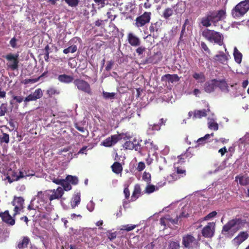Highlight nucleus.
I'll use <instances>...</instances> for the list:
<instances>
[{
	"mask_svg": "<svg viewBox=\"0 0 249 249\" xmlns=\"http://www.w3.org/2000/svg\"><path fill=\"white\" fill-rule=\"evenodd\" d=\"M5 58L8 61L6 63L7 69L11 71L17 70L18 68V54H13L9 53L4 56Z\"/></svg>",
	"mask_w": 249,
	"mask_h": 249,
	"instance_id": "obj_6",
	"label": "nucleus"
},
{
	"mask_svg": "<svg viewBox=\"0 0 249 249\" xmlns=\"http://www.w3.org/2000/svg\"><path fill=\"white\" fill-rule=\"evenodd\" d=\"M39 79H40V77H38L37 78H33V79H25L22 81V83L25 84V85L29 84V83H35L38 81Z\"/></svg>",
	"mask_w": 249,
	"mask_h": 249,
	"instance_id": "obj_50",
	"label": "nucleus"
},
{
	"mask_svg": "<svg viewBox=\"0 0 249 249\" xmlns=\"http://www.w3.org/2000/svg\"><path fill=\"white\" fill-rule=\"evenodd\" d=\"M161 22L160 21H157L155 23H151L149 26L150 36H154V33H158L161 29Z\"/></svg>",
	"mask_w": 249,
	"mask_h": 249,
	"instance_id": "obj_17",
	"label": "nucleus"
},
{
	"mask_svg": "<svg viewBox=\"0 0 249 249\" xmlns=\"http://www.w3.org/2000/svg\"><path fill=\"white\" fill-rule=\"evenodd\" d=\"M245 220L235 217L229 220L223 226L222 233L228 238H231L234 234L242 228L245 224Z\"/></svg>",
	"mask_w": 249,
	"mask_h": 249,
	"instance_id": "obj_2",
	"label": "nucleus"
},
{
	"mask_svg": "<svg viewBox=\"0 0 249 249\" xmlns=\"http://www.w3.org/2000/svg\"><path fill=\"white\" fill-rule=\"evenodd\" d=\"M14 100H16V102L18 103H20L22 101H24L23 97L20 96H15L13 95L12 96Z\"/></svg>",
	"mask_w": 249,
	"mask_h": 249,
	"instance_id": "obj_62",
	"label": "nucleus"
},
{
	"mask_svg": "<svg viewBox=\"0 0 249 249\" xmlns=\"http://www.w3.org/2000/svg\"><path fill=\"white\" fill-rule=\"evenodd\" d=\"M64 0L69 6H70L71 7L76 6L79 2V0Z\"/></svg>",
	"mask_w": 249,
	"mask_h": 249,
	"instance_id": "obj_51",
	"label": "nucleus"
},
{
	"mask_svg": "<svg viewBox=\"0 0 249 249\" xmlns=\"http://www.w3.org/2000/svg\"><path fill=\"white\" fill-rule=\"evenodd\" d=\"M116 94V93L115 92H107L106 91H103V96L106 99H112L114 98Z\"/></svg>",
	"mask_w": 249,
	"mask_h": 249,
	"instance_id": "obj_45",
	"label": "nucleus"
},
{
	"mask_svg": "<svg viewBox=\"0 0 249 249\" xmlns=\"http://www.w3.org/2000/svg\"><path fill=\"white\" fill-rule=\"evenodd\" d=\"M219 53L214 56V59L223 64H226L228 60V56L223 52H220Z\"/></svg>",
	"mask_w": 249,
	"mask_h": 249,
	"instance_id": "obj_26",
	"label": "nucleus"
},
{
	"mask_svg": "<svg viewBox=\"0 0 249 249\" xmlns=\"http://www.w3.org/2000/svg\"><path fill=\"white\" fill-rule=\"evenodd\" d=\"M145 51V48L142 46H141L138 47L136 50V53L138 54V55H140L142 54Z\"/></svg>",
	"mask_w": 249,
	"mask_h": 249,
	"instance_id": "obj_61",
	"label": "nucleus"
},
{
	"mask_svg": "<svg viewBox=\"0 0 249 249\" xmlns=\"http://www.w3.org/2000/svg\"><path fill=\"white\" fill-rule=\"evenodd\" d=\"M1 219L3 222L11 226L14 225L15 223V219L9 214L8 210L2 213Z\"/></svg>",
	"mask_w": 249,
	"mask_h": 249,
	"instance_id": "obj_20",
	"label": "nucleus"
},
{
	"mask_svg": "<svg viewBox=\"0 0 249 249\" xmlns=\"http://www.w3.org/2000/svg\"><path fill=\"white\" fill-rule=\"evenodd\" d=\"M64 193L63 189L61 187H58L57 188V192L55 194H53L50 195L49 194V200L52 201L54 199H59L61 198Z\"/></svg>",
	"mask_w": 249,
	"mask_h": 249,
	"instance_id": "obj_23",
	"label": "nucleus"
},
{
	"mask_svg": "<svg viewBox=\"0 0 249 249\" xmlns=\"http://www.w3.org/2000/svg\"><path fill=\"white\" fill-rule=\"evenodd\" d=\"M202 36L210 42L222 46L224 44V36L221 33L214 30L206 28L202 33Z\"/></svg>",
	"mask_w": 249,
	"mask_h": 249,
	"instance_id": "obj_3",
	"label": "nucleus"
},
{
	"mask_svg": "<svg viewBox=\"0 0 249 249\" xmlns=\"http://www.w3.org/2000/svg\"><path fill=\"white\" fill-rule=\"evenodd\" d=\"M249 237L247 231H241L232 240V243L235 246H238Z\"/></svg>",
	"mask_w": 249,
	"mask_h": 249,
	"instance_id": "obj_11",
	"label": "nucleus"
},
{
	"mask_svg": "<svg viewBox=\"0 0 249 249\" xmlns=\"http://www.w3.org/2000/svg\"><path fill=\"white\" fill-rule=\"evenodd\" d=\"M180 245L178 242L171 241L169 242L168 249H179Z\"/></svg>",
	"mask_w": 249,
	"mask_h": 249,
	"instance_id": "obj_46",
	"label": "nucleus"
},
{
	"mask_svg": "<svg viewBox=\"0 0 249 249\" xmlns=\"http://www.w3.org/2000/svg\"><path fill=\"white\" fill-rule=\"evenodd\" d=\"M75 128L80 132H81L82 133H85V132H86L87 135L88 134V133H89L88 131L86 129H85L84 127H83L82 126H80L78 125L77 124H76Z\"/></svg>",
	"mask_w": 249,
	"mask_h": 249,
	"instance_id": "obj_63",
	"label": "nucleus"
},
{
	"mask_svg": "<svg viewBox=\"0 0 249 249\" xmlns=\"http://www.w3.org/2000/svg\"><path fill=\"white\" fill-rule=\"evenodd\" d=\"M145 167V164L143 162L141 161L138 163L137 170L139 171H142Z\"/></svg>",
	"mask_w": 249,
	"mask_h": 249,
	"instance_id": "obj_59",
	"label": "nucleus"
},
{
	"mask_svg": "<svg viewBox=\"0 0 249 249\" xmlns=\"http://www.w3.org/2000/svg\"><path fill=\"white\" fill-rule=\"evenodd\" d=\"M145 144V147H142V152L144 150H146L148 152H150L152 151H155L158 149V146L155 145L153 142L151 141L150 140H146L144 142Z\"/></svg>",
	"mask_w": 249,
	"mask_h": 249,
	"instance_id": "obj_18",
	"label": "nucleus"
},
{
	"mask_svg": "<svg viewBox=\"0 0 249 249\" xmlns=\"http://www.w3.org/2000/svg\"><path fill=\"white\" fill-rule=\"evenodd\" d=\"M36 100L35 98L34 97L33 94L31 93L29 94L28 96H27L25 99L24 100V102L25 103H27L30 101H33Z\"/></svg>",
	"mask_w": 249,
	"mask_h": 249,
	"instance_id": "obj_58",
	"label": "nucleus"
},
{
	"mask_svg": "<svg viewBox=\"0 0 249 249\" xmlns=\"http://www.w3.org/2000/svg\"><path fill=\"white\" fill-rule=\"evenodd\" d=\"M162 56L161 53H156L151 57L148 58L146 61L148 63L157 64L161 61Z\"/></svg>",
	"mask_w": 249,
	"mask_h": 249,
	"instance_id": "obj_25",
	"label": "nucleus"
},
{
	"mask_svg": "<svg viewBox=\"0 0 249 249\" xmlns=\"http://www.w3.org/2000/svg\"><path fill=\"white\" fill-rule=\"evenodd\" d=\"M64 181L62 183L61 185L63 188V191L65 190L66 191H70L72 187L70 183L67 180H66V178L64 179Z\"/></svg>",
	"mask_w": 249,
	"mask_h": 249,
	"instance_id": "obj_41",
	"label": "nucleus"
},
{
	"mask_svg": "<svg viewBox=\"0 0 249 249\" xmlns=\"http://www.w3.org/2000/svg\"><path fill=\"white\" fill-rule=\"evenodd\" d=\"M66 180L71 183L72 185H75L78 183V178L76 176H73L71 175H68L66 177Z\"/></svg>",
	"mask_w": 249,
	"mask_h": 249,
	"instance_id": "obj_36",
	"label": "nucleus"
},
{
	"mask_svg": "<svg viewBox=\"0 0 249 249\" xmlns=\"http://www.w3.org/2000/svg\"><path fill=\"white\" fill-rule=\"evenodd\" d=\"M151 16V12H145L143 14L138 16L136 18L135 26L138 28L144 26L150 22Z\"/></svg>",
	"mask_w": 249,
	"mask_h": 249,
	"instance_id": "obj_8",
	"label": "nucleus"
},
{
	"mask_svg": "<svg viewBox=\"0 0 249 249\" xmlns=\"http://www.w3.org/2000/svg\"><path fill=\"white\" fill-rule=\"evenodd\" d=\"M176 172L181 177H184L186 175V170L179 166L175 167Z\"/></svg>",
	"mask_w": 249,
	"mask_h": 249,
	"instance_id": "obj_44",
	"label": "nucleus"
},
{
	"mask_svg": "<svg viewBox=\"0 0 249 249\" xmlns=\"http://www.w3.org/2000/svg\"><path fill=\"white\" fill-rule=\"evenodd\" d=\"M161 225L163 226L164 229H166V227L171 223L172 224H178V217H176L174 219L170 217H161L160 220Z\"/></svg>",
	"mask_w": 249,
	"mask_h": 249,
	"instance_id": "obj_14",
	"label": "nucleus"
},
{
	"mask_svg": "<svg viewBox=\"0 0 249 249\" xmlns=\"http://www.w3.org/2000/svg\"><path fill=\"white\" fill-rule=\"evenodd\" d=\"M128 43L132 46L137 47L141 44L140 39L132 33H129L127 35Z\"/></svg>",
	"mask_w": 249,
	"mask_h": 249,
	"instance_id": "obj_15",
	"label": "nucleus"
},
{
	"mask_svg": "<svg viewBox=\"0 0 249 249\" xmlns=\"http://www.w3.org/2000/svg\"><path fill=\"white\" fill-rule=\"evenodd\" d=\"M73 84L77 89L81 91L91 95L92 90L89 83L85 80L79 78L74 79Z\"/></svg>",
	"mask_w": 249,
	"mask_h": 249,
	"instance_id": "obj_7",
	"label": "nucleus"
},
{
	"mask_svg": "<svg viewBox=\"0 0 249 249\" xmlns=\"http://www.w3.org/2000/svg\"><path fill=\"white\" fill-rule=\"evenodd\" d=\"M53 182L57 185H61L64 181V179H60L58 178L53 177L51 178Z\"/></svg>",
	"mask_w": 249,
	"mask_h": 249,
	"instance_id": "obj_56",
	"label": "nucleus"
},
{
	"mask_svg": "<svg viewBox=\"0 0 249 249\" xmlns=\"http://www.w3.org/2000/svg\"><path fill=\"white\" fill-rule=\"evenodd\" d=\"M187 156L186 153L184 154H181L178 157V162L175 164L176 166L177 164H182V163H184L185 162V160L187 158Z\"/></svg>",
	"mask_w": 249,
	"mask_h": 249,
	"instance_id": "obj_48",
	"label": "nucleus"
},
{
	"mask_svg": "<svg viewBox=\"0 0 249 249\" xmlns=\"http://www.w3.org/2000/svg\"><path fill=\"white\" fill-rule=\"evenodd\" d=\"M58 80L60 82L66 84L71 83L74 80L72 76L66 74L59 75L58 77Z\"/></svg>",
	"mask_w": 249,
	"mask_h": 249,
	"instance_id": "obj_24",
	"label": "nucleus"
},
{
	"mask_svg": "<svg viewBox=\"0 0 249 249\" xmlns=\"http://www.w3.org/2000/svg\"><path fill=\"white\" fill-rule=\"evenodd\" d=\"M36 197L38 202L47 203L48 199L49 200V193H48V191H38Z\"/></svg>",
	"mask_w": 249,
	"mask_h": 249,
	"instance_id": "obj_16",
	"label": "nucleus"
},
{
	"mask_svg": "<svg viewBox=\"0 0 249 249\" xmlns=\"http://www.w3.org/2000/svg\"><path fill=\"white\" fill-rule=\"evenodd\" d=\"M60 93L59 90L54 87H50L46 90V94L49 98H52L55 95H59Z\"/></svg>",
	"mask_w": 249,
	"mask_h": 249,
	"instance_id": "obj_33",
	"label": "nucleus"
},
{
	"mask_svg": "<svg viewBox=\"0 0 249 249\" xmlns=\"http://www.w3.org/2000/svg\"><path fill=\"white\" fill-rule=\"evenodd\" d=\"M113 172L116 174H121L123 171V167L121 164L117 161H115L111 166Z\"/></svg>",
	"mask_w": 249,
	"mask_h": 249,
	"instance_id": "obj_29",
	"label": "nucleus"
},
{
	"mask_svg": "<svg viewBox=\"0 0 249 249\" xmlns=\"http://www.w3.org/2000/svg\"><path fill=\"white\" fill-rule=\"evenodd\" d=\"M24 200L22 197H14L13 201L12 202L13 205H18V206L23 207Z\"/></svg>",
	"mask_w": 249,
	"mask_h": 249,
	"instance_id": "obj_35",
	"label": "nucleus"
},
{
	"mask_svg": "<svg viewBox=\"0 0 249 249\" xmlns=\"http://www.w3.org/2000/svg\"><path fill=\"white\" fill-rule=\"evenodd\" d=\"M136 227L135 225H126L123 226V228L121 229V230H125L127 231H131L134 230Z\"/></svg>",
	"mask_w": 249,
	"mask_h": 249,
	"instance_id": "obj_53",
	"label": "nucleus"
},
{
	"mask_svg": "<svg viewBox=\"0 0 249 249\" xmlns=\"http://www.w3.org/2000/svg\"><path fill=\"white\" fill-rule=\"evenodd\" d=\"M123 147L125 149L132 150L135 149V151H138L141 155L142 148L141 145L137 140L134 139L133 142L126 141L123 145Z\"/></svg>",
	"mask_w": 249,
	"mask_h": 249,
	"instance_id": "obj_10",
	"label": "nucleus"
},
{
	"mask_svg": "<svg viewBox=\"0 0 249 249\" xmlns=\"http://www.w3.org/2000/svg\"><path fill=\"white\" fill-rule=\"evenodd\" d=\"M189 214L186 211L184 208H183L182 211L181 213L179 214V216H177L176 217H178V219L182 218H186L189 216Z\"/></svg>",
	"mask_w": 249,
	"mask_h": 249,
	"instance_id": "obj_55",
	"label": "nucleus"
},
{
	"mask_svg": "<svg viewBox=\"0 0 249 249\" xmlns=\"http://www.w3.org/2000/svg\"><path fill=\"white\" fill-rule=\"evenodd\" d=\"M249 10V0H242L231 10V15L235 18L244 16Z\"/></svg>",
	"mask_w": 249,
	"mask_h": 249,
	"instance_id": "obj_4",
	"label": "nucleus"
},
{
	"mask_svg": "<svg viewBox=\"0 0 249 249\" xmlns=\"http://www.w3.org/2000/svg\"><path fill=\"white\" fill-rule=\"evenodd\" d=\"M102 144L104 146L106 147H110L113 145V142H111V141L109 137L105 139L103 142Z\"/></svg>",
	"mask_w": 249,
	"mask_h": 249,
	"instance_id": "obj_54",
	"label": "nucleus"
},
{
	"mask_svg": "<svg viewBox=\"0 0 249 249\" xmlns=\"http://www.w3.org/2000/svg\"><path fill=\"white\" fill-rule=\"evenodd\" d=\"M36 100L40 99L43 95L42 89H37L32 93Z\"/></svg>",
	"mask_w": 249,
	"mask_h": 249,
	"instance_id": "obj_42",
	"label": "nucleus"
},
{
	"mask_svg": "<svg viewBox=\"0 0 249 249\" xmlns=\"http://www.w3.org/2000/svg\"><path fill=\"white\" fill-rule=\"evenodd\" d=\"M156 190L155 186L154 185L148 184L145 189V193L147 194H151L154 192Z\"/></svg>",
	"mask_w": 249,
	"mask_h": 249,
	"instance_id": "obj_49",
	"label": "nucleus"
},
{
	"mask_svg": "<svg viewBox=\"0 0 249 249\" xmlns=\"http://www.w3.org/2000/svg\"><path fill=\"white\" fill-rule=\"evenodd\" d=\"M226 18V12L223 10L217 11H210L206 13L205 16L200 19V23L205 27H209L213 23L214 26L217 23Z\"/></svg>",
	"mask_w": 249,
	"mask_h": 249,
	"instance_id": "obj_1",
	"label": "nucleus"
},
{
	"mask_svg": "<svg viewBox=\"0 0 249 249\" xmlns=\"http://www.w3.org/2000/svg\"><path fill=\"white\" fill-rule=\"evenodd\" d=\"M30 242L29 238L26 236L24 237L22 240L19 241L17 245V248L18 249H23L28 247V245Z\"/></svg>",
	"mask_w": 249,
	"mask_h": 249,
	"instance_id": "obj_31",
	"label": "nucleus"
},
{
	"mask_svg": "<svg viewBox=\"0 0 249 249\" xmlns=\"http://www.w3.org/2000/svg\"><path fill=\"white\" fill-rule=\"evenodd\" d=\"M179 80V78L177 74H166L163 75L161 78V80L162 81H169L171 83H173L174 82H178Z\"/></svg>",
	"mask_w": 249,
	"mask_h": 249,
	"instance_id": "obj_21",
	"label": "nucleus"
},
{
	"mask_svg": "<svg viewBox=\"0 0 249 249\" xmlns=\"http://www.w3.org/2000/svg\"><path fill=\"white\" fill-rule=\"evenodd\" d=\"M233 55L235 61L238 64H241L242 60L243 55L236 47H234V48Z\"/></svg>",
	"mask_w": 249,
	"mask_h": 249,
	"instance_id": "obj_28",
	"label": "nucleus"
},
{
	"mask_svg": "<svg viewBox=\"0 0 249 249\" xmlns=\"http://www.w3.org/2000/svg\"><path fill=\"white\" fill-rule=\"evenodd\" d=\"M173 9L171 8H167L164 11L163 16L165 18L167 19L173 15Z\"/></svg>",
	"mask_w": 249,
	"mask_h": 249,
	"instance_id": "obj_43",
	"label": "nucleus"
},
{
	"mask_svg": "<svg viewBox=\"0 0 249 249\" xmlns=\"http://www.w3.org/2000/svg\"><path fill=\"white\" fill-rule=\"evenodd\" d=\"M215 223L209 222L202 230V235L206 238L212 237L214 233Z\"/></svg>",
	"mask_w": 249,
	"mask_h": 249,
	"instance_id": "obj_9",
	"label": "nucleus"
},
{
	"mask_svg": "<svg viewBox=\"0 0 249 249\" xmlns=\"http://www.w3.org/2000/svg\"><path fill=\"white\" fill-rule=\"evenodd\" d=\"M216 87H218L222 92L228 93L230 91L228 84L225 79H216Z\"/></svg>",
	"mask_w": 249,
	"mask_h": 249,
	"instance_id": "obj_19",
	"label": "nucleus"
},
{
	"mask_svg": "<svg viewBox=\"0 0 249 249\" xmlns=\"http://www.w3.org/2000/svg\"><path fill=\"white\" fill-rule=\"evenodd\" d=\"M117 233L116 232H108L107 234V237L110 240H113L116 238Z\"/></svg>",
	"mask_w": 249,
	"mask_h": 249,
	"instance_id": "obj_60",
	"label": "nucleus"
},
{
	"mask_svg": "<svg viewBox=\"0 0 249 249\" xmlns=\"http://www.w3.org/2000/svg\"><path fill=\"white\" fill-rule=\"evenodd\" d=\"M182 244L186 249H197L199 247L198 239L189 233L183 235Z\"/></svg>",
	"mask_w": 249,
	"mask_h": 249,
	"instance_id": "obj_5",
	"label": "nucleus"
},
{
	"mask_svg": "<svg viewBox=\"0 0 249 249\" xmlns=\"http://www.w3.org/2000/svg\"><path fill=\"white\" fill-rule=\"evenodd\" d=\"M193 77L198 82L204 83L206 80V77L203 72H195L193 74Z\"/></svg>",
	"mask_w": 249,
	"mask_h": 249,
	"instance_id": "obj_34",
	"label": "nucleus"
},
{
	"mask_svg": "<svg viewBox=\"0 0 249 249\" xmlns=\"http://www.w3.org/2000/svg\"><path fill=\"white\" fill-rule=\"evenodd\" d=\"M207 115V110L205 109L202 110H195L194 111L193 119H200L203 117H206Z\"/></svg>",
	"mask_w": 249,
	"mask_h": 249,
	"instance_id": "obj_27",
	"label": "nucleus"
},
{
	"mask_svg": "<svg viewBox=\"0 0 249 249\" xmlns=\"http://www.w3.org/2000/svg\"><path fill=\"white\" fill-rule=\"evenodd\" d=\"M80 196L81 194L80 193H77L73 196L71 202V206L72 208H74L80 203L81 201Z\"/></svg>",
	"mask_w": 249,
	"mask_h": 249,
	"instance_id": "obj_32",
	"label": "nucleus"
},
{
	"mask_svg": "<svg viewBox=\"0 0 249 249\" xmlns=\"http://www.w3.org/2000/svg\"><path fill=\"white\" fill-rule=\"evenodd\" d=\"M141 195V188L140 184L135 185L132 195L131 196V201H134L138 199Z\"/></svg>",
	"mask_w": 249,
	"mask_h": 249,
	"instance_id": "obj_22",
	"label": "nucleus"
},
{
	"mask_svg": "<svg viewBox=\"0 0 249 249\" xmlns=\"http://www.w3.org/2000/svg\"><path fill=\"white\" fill-rule=\"evenodd\" d=\"M216 88V79H213L206 82L204 85V91L210 93L214 91Z\"/></svg>",
	"mask_w": 249,
	"mask_h": 249,
	"instance_id": "obj_12",
	"label": "nucleus"
},
{
	"mask_svg": "<svg viewBox=\"0 0 249 249\" xmlns=\"http://www.w3.org/2000/svg\"><path fill=\"white\" fill-rule=\"evenodd\" d=\"M2 133V135L0 136V143H8L9 142V134L3 133V131L1 130Z\"/></svg>",
	"mask_w": 249,
	"mask_h": 249,
	"instance_id": "obj_38",
	"label": "nucleus"
},
{
	"mask_svg": "<svg viewBox=\"0 0 249 249\" xmlns=\"http://www.w3.org/2000/svg\"><path fill=\"white\" fill-rule=\"evenodd\" d=\"M8 104L2 103L0 106V117L3 116L8 111Z\"/></svg>",
	"mask_w": 249,
	"mask_h": 249,
	"instance_id": "obj_37",
	"label": "nucleus"
},
{
	"mask_svg": "<svg viewBox=\"0 0 249 249\" xmlns=\"http://www.w3.org/2000/svg\"><path fill=\"white\" fill-rule=\"evenodd\" d=\"M217 214V212L216 211H213L212 212L209 213L207 214L205 217V220H208L212 218L215 217Z\"/></svg>",
	"mask_w": 249,
	"mask_h": 249,
	"instance_id": "obj_57",
	"label": "nucleus"
},
{
	"mask_svg": "<svg viewBox=\"0 0 249 249\" xmlns=\"http://www.w3.org/2000/svg\"><path fill=\"white\" fill-rule=\"evenodd\" d=\"M238 179L239 183L241 185L246 186L249 184V177L243 176H237L235 177V180Z\"/></svg>",
	"mask_w": 249,
	"mask_h": 249,
	"instance_id": "obj_30",
	"label": "nucleus"
},
{
	"mask_svg": "<svg viewBox=\"0 0 249 249\" xmlns=\"http://www.w3.org/2000/svg\"><path fill=\"white\" fill-rule=\"evenodd\" d=\"M77 50V47L75 45L69 46L68 48L63 50V53L67 54L69 53H74Z\"/></svg>",
	"mask_w": 249,
	"mask_h": 249,
	"instance_id": "obj_39",
	"label": "nucleus"
},
{
	"mask_svg": "<svg viewBox=\"0 0 249 249\" xmlns=\"http://www.w3.org/2000/svg\"><path fill=\"white\" fill-rule=\"evenodd\" d=\"M211 136H213V133H212L211 134H206L204 137L198 139L197 141V142L198 144L205 143L206 142V140L209 139Z\"/></svg>",
	"mask_w": 249,
	"mask_h": 249,
	"instance_id": "obj_40",
	"label": "nucleus"
},
{
	"mask_svg": "<svg viewBox=\"0 0 249 249\" xmlns=\"http://www.w3.org/2000/svg\"><path fill=\"white\" fill-rule=\"evenodd\" d=\"M208 124V127L210 129H212L215 131L218 130V125L217 123L213 121L209 122Z\"/></svg>",
	"mask_w": 249,
	"mask_h": 249,
	"instance_id": "obj_52",
	"label": "nucleus"
},
{
	"mask_svg": "<svg viewBox=\"0 0 249 249\" xmlns=\"http://www.w3.org/2000/svg\"><path fill=\"white\" fill-rule=\"evenodd\" d=\"M111 142H113V144H116L119 140L124 139V140H127L129 139L131 137L127 133H122L118 135H113L109 137Z\"/></svg>",
	"mask_w": 249,
	"mask_h": 249,
	"instance_id": "obj_13",
	"label": "nucleus"
},
{
	"mask_svg": "<svg viewBox=\"0 0 249 249\" xmlns=\"http://www.w3.org/2000/svg\"><path fill=\"white\" fill-rule=\"evenodd\" d=\"M142 179L146 181L147 183L149 184L151 180V174L146 172H144L142 175Z\"/></svg>",
	"mask_w": 249,
	"mask_h": 249,
	"instance_id": "obj_47",
	"label": "nucleus"
},
{
	"mask_svg": "<svg viewBox=\"0 0 249 249\" xmlns=\"http://www.w3.org/2000/svg\"><path fill=\"white\" fill-rule=\"evenodd\" d=\"M15 207L14 208V215L18 214L20 211H21L22 209H23V207L18 206V205H14Z\"/></svg>",
	"mask_w": 249,
	"mask_h": 249,
	"instance_id": "obj_64",
	"label": "nucleus"
}]
</instances>
